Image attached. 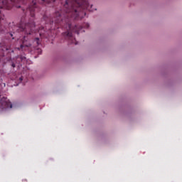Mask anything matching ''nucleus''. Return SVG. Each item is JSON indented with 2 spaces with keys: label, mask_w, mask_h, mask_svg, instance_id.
I'll list each match as a JSON object with an SVG mask.
<instances>
[{
  "label": "nucleus",
  "mask_w": 182,
  "mask_h": 182,
  "mask_svg": "<svg viewBox=\"0 0 182 182\" xmlns=\"http://www.w3.org/2000/svg\"><path fill=\"white\" fill-rule=\"evenodd\" d=\"M3 106H6V107H10V109H12V104H11V102H9L6 99H3Z\"/></svg>",
  "instance_id": "1"
},
{
  "label": "nucleus",
  "mask_w": 182,
  "mask_h": 182,
  "mask_svg": "<svg viewBox=\"0 0 182 182\" xmlns=\"http://www.w3.org/2000/svg\"><path fill=\"white\" fill-rule=\"evenodd\" d=\"M82 5H85L87 8H93V5H89V2L87 0H83Z\"/></svg>",
  "instance_id": "2"
},
{
  "label": "nucleus",
  "mask_w": 182,
  "mask_h": 182,
  "mask_svg": "<svg viewBox=\"0 0 182 182\" xmlns=\"http://www.w3.org/2000/svg\"><path fill=\"white\" fill-rule=\"evenodd\" d=\"M36 42L37 43V45H39V38H36Z\"/></svg>",
  "instance_id": "3"
},
{
  "label": "nucleus",
  "mask_w": 182,
  "mask_h": 182,
  "mask_svg": "<svg viewBox=\"0 0 182 182\" xmlns=\"http://www.w3.org/2000/svg\"><path fill=\"white\" fill-rule=\"evenodd\" d=\"M95 10H96V9H89V11H95Z\"/></svg>",
  "instance_id": "4"
},
{
  "label": "nucleus",
  "mask_w": 182,
  "mask_h": 182,
  "mask_svg": "<svg viewBox=\"0 0 182 182\" xmlns=\"http://www.w3.org/2000/svg\"><path fill=\"white\" fill-rule=\"evenodd\" d=\"M12 66H13L14 68H15L16 65H15V64H12Z\"/></svg>",
  "instance_id": "5"
},
{
  "label": "nucleus",
  "mask_w": 182,
  "mask_h": 182,
  "mask_svg": "<svg viewBox=\"0 0 182 182\" xmlns=\"http://www.w3.org/2000/svg\"><path fill=\"white\" fill-rule=\"evenodd\" d=\"M20 81L22 82V77H20Z\"/></svg>",
  "instance_id": "6"
},
{
  "label": "nucleus",
  "mask_w": 182,
  "mask_h": 182,
  "mask_svg": "<svg viewBox=\"0 0 182 182\" xmlns=\"http://www.w3.org/2000/svg\"><path fill=\"white\" fill-rule=\"evenodd\" d=\"M21 48H23V46L21 45Z\"/></svg>",
  "instance_id": "7"
},
{
  "label": "nucleus",
  "mask_w": 182,
  "mask_h": 182,
  "mask_svg": "<svg viewBox=\"0 0 182 182\" xmlns=\"http://www.w3.org/2000/svg\"><path fill=\"white\" fill-rule=\"evenodd\" d=\"M3 5H5V3H4V2H3Z\"/></svg>",
  "instance_id": "8"
},
{
  "label": "nucleus",
  "mask_w": 182,
  "mask_h": 182,
  "mask_svg": "<svg viewBox=\"0 0 182 182\" xmlns=\"http://www.w3.org/2000/svg\"><path fill=\"white\" fill-rule=\"evenodd\" d=\"M33 26H35V25H34V24H33Z\"/></svg>",
  "instance_id": "9"
},
{
  "label": "nucleus",
  "mask_w": 182,
  "mask_h": 182,
  "mask_svg": "<svg viewBox=\"0 0 182 182\" xmlns=\"http://www.w3.org/2000/svg\"><path fill=\"white\" fill-rule=\"evenodd\" d=\"M42 1H45V0H42Z\"/></svg>",
  "instance_id": "10"
}]
</instances>
